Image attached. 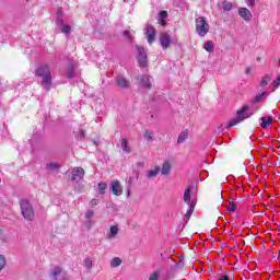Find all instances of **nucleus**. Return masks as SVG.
<instances>
[{
    "instance_id": "1",
    "label": "nucleus",
    "mask_w": 280,
    "mask_h": 280,
    "mask_svg": "<svg viewBox=\"0 0 280 280\" xmlns=\"http://www.w3.org/2000/svg\"><path fill=\"white\" fill-rule=\"evenodd\" d=\"M35 75L43 78L40 85L45 89V91L51 90V70L49 69V66H38L35 70Z\"/></svg>"
},
{
    "instance_id": "2",
    "label": "nucleus",
    "mask_w": 280,
    "mask_h": 280,
    "mask_svg": "<svg viewBox=\"0 0 280 280\" xmlns=\"http://www.w3.org/2000/svg\"><path fill=\"white\" fill-rule=\"evenodd\" d=\"M250 110V106L244 105L237 113L236 117L230 120L226 128H233V126H237V124L244 121V119H248V117L253 116V113L248 112Z\"/></svg>"
},
{
    "instance_id": "3",
    "label": "nucleus",
    "mask_w": 280,
    "mask_h": 280,
    "mask_svg": "<svg viewBox=\"0 0 280 280\" xmlns=\"http://www.w3.org/2000/svg\"><path fill=\"white\" fill-rule=\"evenodd\" d=\"M20 207L24 220L32 222V220H34V207H32V203H30L27 199H22L20 201Z\"/></svg>"
},
{
    "instance_id": "4",
    "label": "nucleus",
    "mask_w": 280,
    "mask_h": 280,
    "mask_svg": "<svg viewBox=\"0 0 280 280\" xmlns=\"http://www.w3.org/2000/svg\"><path fill=\"white\" fill-rule=\"evenodd\" d=\"M196 32L199 36H207L209 34V23L205 16H199L196 19Z\"/></svg>"
},
{
    "instance_id": "5",
    "label": "nucleus",
    "mask_w": 280,
    "mask_h": 280,
    "mask_svg": "<svg viewBox=\"0 0 280 280\" xmlns=\"http://www.w3.org/2000/svg\"><path fill=\"white\" fill-rule=\"evenodd\" d=\"M136 49L138 51V62L142 69H145V67H148V55L145 54V48L137 45Z\"/></svg>"
},
{
    "instance_id": "6",
    "label": "nucleus",
    "mask_w": 280,
    "mask_h": 280,
    "mask_svg": "<svg viewBox=\"0 0 280 280\" xmlns=\"http://www.w3.org/2000/svg\"><path fill=\"white\" fill-rule=\"evenodd\" d=\"M50 277L52 280H67V272L61 267H55L50 271Z\"/></svg>"
},
{
    "instance_id": "7",
    "label": "nucleus",
    "mask_w": 280,
    "mask_h": 280,
    "mask_svg": "<svg viewBox=\"0 0 280 280\" xmlns=\"http://www.w3.org/2000/svg\"><path fill=\"white\" fill-rule=\"evenodd\" d=\"M84 178V168L82 167H74L71 172V180L72 183H80Z\"/></svg>"
},
{
    "instance_id": "8",
    "label": "nucleus",
    "mask_w": 280,
    "mask_h": 280,
    "mask_svg": "<svg viewBox=\"0 0 280 280\" xmlns=\"http://www.w3.org/2000/svg\"><path fill=\"white\" fill-rule=\"evenodd\" d=\"M109 189L114 196H121V194H124V188L121 187L119 180L112 182L109 184Z\"/></svg>"
},
{
    "instance_id": "9",
    "label": "nucleus",
    "mask_w": 280,
    "mask_h": 280,
    "mask_svg": "<svg viewBox=\"0 0 280 280\" xmlns=\"http://www.w3.org/2000/svg\"><path fill=\"white\" fill-rule=\"evenodd\" d=\"M160 43L163 49H168L172 45V37L167 33L160 34Z\"/></svg>"
},
{
    "instance_id": "10",
    "label": "nucleus",
    "mask_w": 280,
    "mask_h": 280,
    "mask_svg": "<svg viewBox=\"0 0 280 280\" xmlns=\"http://www.w3.org/2000/svg\"><path fill=\"white\" fill-rule=\"evenodd\" d=\"M145 36L148 38V43L152 44L156 38V30L152 25H148L145 30Z\"/></svg>"
},
{
    "instance_id": "11",
    "label": "nucleus",
    "mask_w": 280,
    "mask_h": 280,
    "mask_svg": "<svg viewBox=\"0 0 280 280\" xmlns=\"http://www.w3.org/2000/svg\"><path fill=\"white\" fill-rule=\"evenodd\" d=\"M65 75H66V78H69L70 80L75 78V65H73V62H70L66 67Z\"/></svg>"
},
{
    "instance_id": "12",
    "label": "nucleus",
    "mask_w": 280,
    "mask_h": 280,
    "mask_svg": "<svg viewBox=\"0 0 280 280\" xmlns=\"http://www.w3.org/2000/svg\"><path fill=\"white\" fill-rule=\"evenodd\" d=\"M117 86L120 89H130V81L124 77H117L115 79Z\"/></svg>"
},
{
    "instance_id": "13",
    "label": "nucleus",
    "mask_w": 280,
    "mask_h": 280,
    "mask_svg": "<svg viewBox=\"0 0 280 280\" xmlns=\"http://www.w3.org/2000/svg\"><path fill=\"white\" fill-rule=\"evenodd\" d=\"M184 202L186 205H196V202L191 201V186H188L184 191Z\"/></svg>"
},
{
    "instance_id": "14",
    "label": "nucleus",
    "mask_w": 280,
    "mask_h": 280,
    "mask_svg": "<svg viewBox=\"0 0 280 280\" xmlns=\"http://www.w3.org/2000/svg\"><path fill=\"white\" fill-rule=\"evenodd\" d=\"M238 14L241 19H244V21H250L253 19V13L246 8H242L238 10Z\"/></svg>"
},
{
    "instance_id": "15",
    "label": "nucleus",
    "mask_w": 280,
    "mask_h": 280,
    "mask_svg": "<svg viewBox=\"0 0 280 280\" xmlns=\"http://www.w3.org/2000/svg\"><path fill=\"white\" fill-rule=\"evenodd\" d=\"M140 82H141V84L144 89H151L152 88V78H150L149 75H145V74L142 75L140 78Z\"/></svg>"
},
{
    "instance_id": "16",
    "label": "nucleus",
    "mask_w": 280,
    "mask_h": 280,
    "mask_svg": "<svg viewBox=\"0 0 280 280\" xmlns=\"http://www.w3.org/2000/svg\"><path fill=\"white\" fill-rule=\"evenodd\" d=\"M163 176H170V172H172V164L170 161H165L162 165V170H160Z\"/></svg>"
},
{
    "instance_id": "17",
    "label": "nucleus",
    "mask_w": 280,
    "mask_h": 280,
    "mask_svg": "<svg viewBox=\"0 0 280 280\" xmlns=\"http://www.w3.org/2000/svg\"><path fill=\"white\" fill-rule=\"evenodd\" d=\"M118 233H119V228L117 225H113L109 229V233L107 234L108 240H115Z\"/></svg>"
},
{
    "instance_id": "18",
    "label": "nucleus",
    "mask_w": 280,
    "mask_h": 280,
    "mask_svg": "<svg viewBox=\"0 0 280 280\" xmlns=\"http://www.w3.org/2000/svg\"><path fill=\"white\" fill-rule=\"evenodd\" d=\"M161 173V167L155 166L154 170H150L147 173V178H156L159 174Z\"/></svg>"
},
{
    "instance_id": "19",
    "label": "nucleus",
    "mask_w": 280,
    "mask_h": 280,
    "mask_svg": "<svg viewBox=\"0 0 280 280\" xmlns=\"http://www.w3.org/2000/svg\"><path fill=\"white\" fill-rule=\"evenodd\" d=\"M260 120H261L260 126L264 129L268 128V126H270L272 124V117L271 116L261 117Z\"/></svg>"
},
{
    "instance_id": "20",
    "label": "nucleus",
    "mask_w": 280,
    "mask_h": 280,
    "mask_svg": "<svg viewBox=\"0 0 280 280\" xmlns=\"http://www.w3.org/2000/svg\"><path fill=\"white\" fill-rule=\"evenodd\" d=\"M120 148L122 151L126 152V154H130L132 150L130 149V145H128V139L124 138L120 142Z\"/></svg>"
},
{
    "instance_id": "21",
    "label": "nucleus",
    "mask_w": 280,
    "mask_h": 280,
    "mask_svg": "<svg viewBox=\"0 0 280 280\" xmlns=\"http://www.w3.org/2000/svg\"><path fill=\"white\" fill-rule=\"evenodd\" d=\"M58 23L59 25H62L61 32L63 34H69L71 32V26L65 24V21L60 18H58Z\"/></svg>"
},
{
    "instance_id": "22",
    "label": "nucleus",
    "mask_w": 280,
    "mask_h": 280,
    "mask_svg": "<svg viewBox=\"0 0 280 280\" xmlns=\"http://www.w3.org/2000/svg\"><path fill=\"white\" fill-rule=\"evenodd\" d=\"M144 139L149 141V143H152V141H154V131L145 129Z\"/></svg>"
},
{
    "instance_id": "23",
    "label": "nucleus",
    "mask_w": 280,
    "mask_h": 280,
    "mask_svg": "<svg viewBox=\"0 0 280 280\" xmlns=\"http://www.w3.org/2000/svg\"><path fill=\"white\" fill-rule=\"evenodd\" d=\"M268 97V92H262L261 94H257L254 98V104H259V102L266 100Z\"/></svg>"
},
{
    "instance_id": "24",
    "label": "nucleus",
    "mask_w": 280,
    "mask_h": 280,
    "mask_svg": "<svg viewBox=\"0 0 280 280\" xmlns=\"http://www.w3.org/2000/svg\"><path fill=\"white\" fill-rule=\"evenodd\" d=\"M165 19H167V11H161L159 13L160 25H163V26L166 25Z\"/></svg>"
},
{
    "instance_id": "25",
    "label": "nucleus",
    "mask_w": 280,
    "mask_h": 280,
    "mask_svg": "<svg viewBox=\"0 0 280 280\" xmlns=\"http://www.w3.org/2000/svg\"><path fill=\"white\" fill-rule=\"evenodd\" d=\"M106 189H108V184H106V182L98 183V194L104 196V194H106Z\"/></svg>"
},
{
    "instance_id": "26",
    "label": "nucleus",
    "mask_w": 280,
    "mask_h": 280,
    "mask_svg": "<svg viewBox=\"0 0 280 280\" xmlns=\"http://www.w3.org/2000/svg\"><path fill=\"white\" fill-rule=\"evenodd\" d=\"M121 264H122L121 258L115 257L110 261V268H119V266H121Z\"/></svg>"
},
{
    "instance_id": "27",
    "label": "nucleus",
    "mask_w": 280,
    "mask_h": 280,
    "mask_svg": "<svg viewBox=\"0 0 280 280\" xmlns=\"http://www.w3.org/2000/svg\"><path fill=\"white\" fill-rule=\"evenodd\" d=\"M189 137V132L182 131L177 138V143H185V140Z\"/></svg>"
},
{
    "instance_id": "28",
    "label": "nucleus",
    "mask_w": 280,
    "mask_h": 280,
    "mask_svg": "<svg viewBox=\"0 0 280 280\" xmlns=\"http://www.w3.org/2000/svg\"><path fill=\"white\" fill-rule=\"evenodd\" d=\"M46 170H49L50 172H55V170H60V164L56 162H50L46 164Z\"/></svg>"
},
{
    "instance_id": "29",
    "label": "nucleus",
    "mask_w": 280,
    "mask_h": 280,
    "mask_svg": "<svg viewBox=\"0 0 280 280\" xmlns=\"http://www.w3.org/2000/svg\"><path fill=\"white\" fill-rule=\"evenodd\" d=\"M161 279V269H158L150 273L149 280H160Z\"/></svg>"
},
{
    "instance_id": "30",
    "label": "nucleus",
    "mask_w": 280,
    "mask_h": 280,
    "mask_svg": "<svg viewBox=\"0 0 280 280\" xmlns=\"http://www.w3.org/2000/svg\"><path fill=\"white\" fill-rule=\"evenodd\" d=\"M270 80H272V77H270V74H266L265 77H262L260 81V86L262 88L268 86V83L270 82Z\"/></svg>"
},
{
    "instance_id": "31",
    "label": "nucleus",
    "mask_w": 280,
    "mask_h": 280,
    "mask_svg": "<svg viewBox=\"0 0 280 280\" xmlns=\"http://www.w3.org/2000/svg\"><path fill=\"white\" fill-rule=\"evenodd\" d=\"M188 207H189V209L187 210V212L185 214V220H189V218H191V214L194 213V208L196 207V203H191Z\"/></svg>"
},
{
    "instance_id": "32",
    "label": "nucleus",
    "mask_w": 280,
    "mask_h": 280,
    "mask_svg": "<svg viewBox=\"0 0 280 280\" xmlns=\"http://www.w3.org/2000/svg\"><path fill=\"white\" fill-rule=\"evenodd\" d=\"M83 266L84 268H86L88 270H91V268H93V260L89 257H86L84 260H83Z\"/></svg>"
},
{
    "instance_id": "33",
    "label": "nucleus",
    "mask_w": 280,
    "mask_h": 280,
    "mask_svg": "<svg viewBox=\"0 0 280 280\" xmlns=\"http://www.w3.org/2000/svg\"><path fill=\"white\" fill-rule=\"evenodd\" d=\"M203 49H206V51L211 54V51H213V42H211V40L206 42Z\"/></svg>"
},
{
    "instance_id": "34",
    "label": "nucleus",
    "mask_w": 280,
    "mask_h": 280,
    "mask_svg": "<svg viewBox=\"0 0 280 280\" xmlns=\"http://www.w3.org/2000/svg\"><path fill=\"white\" fill-rule=\"evenodd\" d=\"M222 9L225 12H231V10H233V4L231 2H229V1H224L223 5H222Z\"/></svg>"
},
{
    "instance_id": "35",
    "label": "nucleus",
    "mask_w": 280,
    "mask_h": 280,
    "mask_svg": "<svg viewBox=\"0 0 280 280\" xmlns=\"http://www.w3.org/2000/svg\"><path fill=\"white\" fill-rule=\"evenodd\" d=\"M237 209V205H235V201L231 199L230 205L228 206V211H235Z\"/></svg>"
},
{
    "instance_id": "36",
    "label": "nucleus",
    "mask_w": 280,
    "mask_h": 280,
    "mask_svg": "<svg viewBox=\"0 0 280 280\" xmlns=\"http://www.w3.org/2000/svg\"><path fill=\"white\" fill-rule=\"evenodd\" d=\"M5 264H7L5 256L0 255V272L5 268Z\"/></svg>"
},
{
    "instance_id": "37",
    "label": "nucleus",
    "mask_w": 280,
    "mask_h": 280,
    "mask_svg": "<svg viewBox=\"0 0 280 280\" xmlns=\"http://www.w3.org/2000/svg\"><path fill=\"white\" fill-rule=\"evenodd\" d=\"M93 215H95V212L93 210H88L85 212L86 220H91V218H93Z\"/></svg>"
},
{
    "instance_id": "38",
    "label": "nucleus",
    "mask_w": 280,
    "mask_h": 280,
    "mask_svg": "<svg viewBox=\"0 0 280 280\" xmlns=\"http://www.w3.org/2000/svg\"><path fill=\"white\" fill-rule=\"evenodd\" d=\"M124 36L125 38H127V40H132V34L130 33V31H125Z\"/></svg>"
},
{
    "instance_id": "39",
    "label": "nucleus",
    "mask_w": 280,
    "mask_h": 280,
    "mask_svg": "<svg viewBox=\"0 0 280 280\" xmlns=\"http://www.w3.org/2000/svg\"><path fill=\"white\" fill-rule=\"evenodd\" d=\"M90 205L91 207H97V205H100V199H92Z\"/></svg>"
},
{
    "instance_id": "40",
    "label": "nucleus",
    "mask_w": 280,
    "mask_h": 280,
    "mask_svg": "<svg viewBox=\"0 0 280 280\" xmlns=\"http://www.w3.org/2000/svg\"><path fill=\"white\" fill-rule=\"evenodd\" d=\"M250 8H255V0H247Z\"/></svg>"
},
{
    "instance_id": "41",
    "label": "nucleus",
    "mask_w": 280,
    "mask_h": 280,
    "mask_svg": "<svg viewBox=\"0 0 280 280\" xmlns=\"http://www.w3.org/2000/svg\"><path fill=\"white\" fill-rule=\"evenodd\" d=\"M219 280H230V279H229V276L222 275V276L219 278Z\"/></svg>"
},
{
    "instance_id": "42",
    "label": "nucleus",
    "mask_w": 280,
    "mask_h": 280,
    "mask_svg": "<svg viewBox=\"0 0 280 280\" xmlns=\"http://www.w3.org/2000/svg\"><path fill=\"white\" fill-rule=\"evenodd\" d=\"M252 69L250 68H246L245 73L248 75V73H250Z\"/></svg>"
},
{
    "instance_id": "43",
    "label": "nucleus",
    "mask_w": 280,
    "mask_h": 280,
    "mask_svg": "<svg viewBox=\"0 0 280 280\" xmlns=\"http://www.w3.org/2000/svg\"><path fill=\"white\" fill-rule=\"evenodd\" d=\"M84 137V131H80V138Z\"/></svg>"
},
{
    "instance_id": "44",
    "label": "nucleus",
    "mask_w": 280,
    "mask_h": 280,
    "mask_svg": "<svg viewBox=\"0 0 280 280\" xmlns=\"http://www.w3.org/2000/svg\"><path fill=\"white\" fill-rule=\"evenodd\" d=\"M219 130H224V129H222V126H221V127H219Z\"/></svg>"
},
{
    "instance_id": "45",
    "label": "nucleus",
    "mask_w": 280,
    "mask_h": 280,
    "mask_svg": "<svg viewBox=\"0 0 280 280\" xmlns=\"http://www.w3.org/2000/svg\"><path fill=\"white\" fill-rule=\"evenodd\" d=\"M278 65L280 66V58H279V60H278Z\"/></svg>"
}]
</instances>
